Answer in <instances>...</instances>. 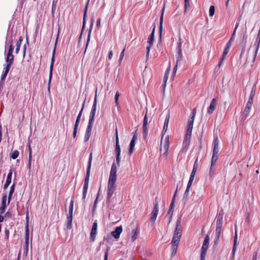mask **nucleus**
Returning a JSON list of instances; mask_svg holds the SVG:
<instances>
[{"label": "nucleus", "mask_w": 260, "mask_h": 260, "mask_svg": "<svg viewBox=\"0 0 260 260\" xmlns=\"http://www.w3.org/2000/svg\"><path fill=\"white\" fill-rule=\"evenodd\" d=\"M182 227H181V217L178 218L176 221V225L174 232L173 238L171 241L172 244V254L175 255L176 254L178 246L179 245L181 237Z\"/></svg>", "instance_id": "f257e3e1"}, {"label": "nucleus", "mask_w": 260, "mask_h": 260, "mask_svg": "<svg viewBox=\"0 0 260 260\" xmlns=\"http://www.w3.org/2000/svg\"><path fill=\"white\" fill-rule=\"evenodd\" d=\"M92 153H90V154H89V156L88 166H87V170H86V175H85V177L84 178V184H83V195H82L83 199H85L86 198V196L87 190H88L90 169H91V162H92Z\"/></svg>", "instance_id": "f03ea898"}, {"label": "nucleus", "mask_w": 260, "mask_h": 260, "mask_svg": "<svg viewBox=\"0 0 260 260\" xmlns=\"http://www.w3.org/2000/svg\"><path fill=\"white\" fill-rule=\"evenodd\" d=\"M169 146V136L165 138L164 143H162V139H161L160 151L162 157L165 159L167 158L168 156Z\"/></svg>", "instance_id": "7ed1b4c3"}, {"label": "nucleus", "mask_w": 260, "mask_h": 260, "mask_svg": "<svg viewBox=\"0 0 260 260\" xmlns=\"http://www.w3.org/2000/svg\"><path fill=\"white\" fill-rule=\"evenodd\" d=\"M58 36H59V32H58V34H57V37L56 39L55 43L54 44V49H53V50L52 52V58H51L50 66L49 80H48V91L50 90V83H51V79H52V77L53 68V64H54V62L55 50H56V44H57V42Z\"/></svg>", "instance_id": "20e7f679"}, {"label": "nucleus", "mask_w": 260, "mask_h": 260, "mask_svg": "<svg viewBox=\"0 0 260 260\" xmlns=\"http://www.w3.org/2000/svg\"><path fill=\"white\" fill-rule=\"evenodd\" d=\"M182 41H181V38H179V42L177 44V57H176V63L177 64H181V62L183 60V56L182 54V49H181V45H182Z\"/></svg>", "instance_id": "39448f33"}, {"label": "nucleus", "mask_w": 260, "mask_h": 260, "mask_svg": "<svg viewBox=\"0 0 260 260\" xmlns=\"http://www.w3.org/2000/svg\"><path fill=\"white\" fill-rule=\"evenodd\" d=\"M96 106H97V99H96V92L95 93V97L94 99L93 103L91 108V111L89 114V121H94V117L96 113Z\"/></svg>", "instance_id": "423d86ee"}, {"label": "nucleus", "mask_w": 260, "mask_h": 260, "mask_svg": "<svg viewBox=\"0 0 260 260\" xmlns=\"http://www.w3.org/2000/svg\"><path fill=\"white\" fill-rule=\"evenodd\" d=\"M253 47H254V52L252 60V62H254L255 61V58L256 57L257 54L258 53L260 47V34H257V36L256 38L254 44L253 45Z\"/></svg>", "instance_id": "0eeeda50"}, {"label": "nucleus", "mask_w": 260, "mask_h": 260, "mask_svg": "<svg viewBox=\"0 0 260 260\" xmlns=\"http://www.w3.org/2000/svg\"><path fill=\"white\" fill-rule=\"evenodd\" d=\"M223 211L221 210L216 215V228L222 229L223 224Z\"/></svg>", "instance_id": "6e6552de"}, {"label": "nucleus", "mask_w": 260, "mask_h": 260, "mask_svg": "<svg viewBox=\"0 0 260 260\" xmlns=\"http://www.w3.org/2000/svg\"><path fill=\"white\" fill-rule=\"evenodd\" d=\"M16 32H14L12 30L8 31L6 38V44L7 45L13 44V42L16 38Z\"/></svg>", "instance_id": "1a4fd4ad"}, {"label": "nucleus", "mask_w": 260, "mask_h": 260, "mask_svg": "<svg viewBox=\"0 0 260 260\" xmlns=\"http://www.w3.org/2000/svg\"><path fill=\"white\" fill-rule=\"evenodd\" d=\"M82 112H83L82 110H80V111L79 112V113L77 116V117L76 121H75V123L74 127V131H73V137L74 138H75L76 137L77 129H78V126H79L80 120H81V117Z\"/></svg>", "instance_id": "9d476101"}, {"label": "nucleus", "mask_w": 260, "mask_h": 260, "mask_svg": "<svg viewBox=\"0 0 260 260\" xmlns=\"http://www.w3.org/2000/svg\"><path fill=\"white\" fill-rule=\"evenodd\" d=\"M98 223L96 221L93 222L91 231L90 232V238L92 241H94L95 239L96 235L97 234Z\"/></svg>", "instance_id": "9b49d317"}, {"label": "nucleus", "mask_w": 260, "mask_h": 260, "mask_svg": "<svg viewBox=\"0 0 260 260\" xmlns=\"http://www.w3.org/2000/svg\"><path fill=\"white\" fill-rule=\"evenodd\" d=\"M252 104L249 102H247L246 106L245 108V109L243 112L242 115V120H245L247 117L248 116L249 114L250 109L252 106Z\"/></svg>", "instance_id": "f8f14e48"}, {"label": "nucleus", "mask_w": 260, "mask_h": 260, "mask_svg": "<svg viewBox=\"0 0 260 260\" xmlns=\"http://www.w3.org/2000/svg\"><path fill=\"white\" fill-rule=\"evenodd\" d=\"M238 26H239V23H238L236 24V26H235V29H234V30L233 31V34H232L230 39L229 40V41H228L227 44H226V45H225V46L224 49H226V50L229 51L230 48L231 46V42L233 41V40L235 38V34H236V30H237Z\"/></svg>", "instance_id": "ddd939ff"}, {"label": "nucleus", "mask_w": 260, "mask_h": 260, "mask_svg": "<svg viewBox=\"0 0 260 260\" xmlns=\"http://www.w3.org/2000/svg\"><path fill=\"white\" fill-rule=\"evenodd\" d=\"M122 228L121 226H117L115 230L111 232V235L116 239H119L120 234L122 233Z\"/></svg>", "instance_id": "4468645a"}, {"label": "nucleus", "mask_w": 260, "mask_h": 260, "mask_svg": "<svg viewBox=\"0 0 260 260\" xmlns=\"http://www.w3.org/2000/svg\"><path fill=\"white\" fill-rule=\"evenodd\" d=\"M169 119H170V114H169V113H168V114L167 115L165 120L164 127H163V129H162V131L161 139H163L164 135L166 133V132H167V130L168 129Z\"/></svg>", "instance_id": "2eb2a0df"}, {"label": "nucleus", "mask_w": 260, "mask_h": 260, "mask_svg": "<svg viewBox=\"0 0 260 260\" xmlns=\"http://www.w3.org/2000/svg\"><path fill=\"white\" fill-rule=\"evenodd\" d=\"M120 147L119 144V139L118 136V133L117 129L116 130V144H115V153L116 155H120Z\"/></svg>", "instance_id": "dca6fc26"}, {"label": "nucleus", "mask_w": 260, "mask_h": 260, "mask_svg": "<svg viewBox=\"0 0 260 260\" xmlns=\"http://www.w3.org/2000/svg\"><path fill=\"white\" fill-rule=\"evenodd\" d=\"M6 201H7V195L5 194L3 196L2 198V205L0 207V214H3L6 208Z\"/></svg>", "instance_id": "f3484780"}, {"label": "nucleus", "mask_w": 260, "mask_h": 260, "mask_svg": "<svg viewBox=\"0 0 260 260\" xmlns=\"http://www.w3.org/2000/svg\"><path fill=\"white\" fill-rule=\"evenodd\" d=\"M89 1H90V0H87V3L84 8V14H83V26H82V30H83V29L84 28V27L85 26L86 19V17H87V10H88V7Z\"/></svg>", "instance_id": "a211bd4d"}, {"label": "nucleus", "mask_w": 260, "mask_h": 260, "mask_svg": "<svg viewBox=\"0 0 260 260\" xmlns=\"http://www.w3.org/2000/svg\"><path fill=\"white\" fill-rule=\"evenodd\" d=\"M115 190L114 185H110L108 184L107 190V201L109 202L110 199L113 196Z\"/></svg>", "instance_id": "6ab92c4d"}, {"label": "nucleus", "mask_w": 260, "mask_h": 260, "mask_svg": "<svg viewBox=\"0 0 260 260\" xmlns=\"http://www.w3.org/2000/svg\"><path fill=\"white\" fill-rule=\"evenodd\" d=\"M12 170H10V172L8 173L7 175V180L6 181L4 185V188L6 189L8 187L9 185L10 184L11 182V179H12Z\"/></svg>", "instance_id": "aec40b11"}, {"label": "nucleus", "mask_w": 260, "mask_h": 260, "mask_svg": "<svg viewBox=\"0 0 260 260\" xmlns=\"http://www.w3.org/2000/svg\"><path fill=\"white\" fill-rule=\"evenodd\" d=\"M164 11H165V6L163 7V8L161 10V16H160V20H159V32L160 38H161V34H162V31L163 16H164Z\"/></svg>", "instance_id": "412c9836"}, {"label": "nucleus", "mask_w": 260, "mask_h": 260, "mask_svg": "<svg viewBox=\"0 0 260 260\" xmlns=\"http://www.w3.org/2000/svg\"><path fill=\"white\" fill-rule=\"evenodd\" d=\"M216 104V100L215 99H212L211 101L209 107L208 109V113L211 114L214 111L215 106Z\"/></svg>", "instance_id": "4be33fe9"}, {"label": "nucleus", "mask_w": 260, "mask_h": 260, "mask_svg": "<svg viewBox=\"0 0 260 260\" xmlns=\"http://www.w3.org/2000/svg\"><path fill=\"white\" fill-rule=\"evenodd\" d=\"M256 90V85H254L253 86L252 89H251L250 95L249 100H248L247 102H250V103L252 104V103H253V98H254V95L255 94Z\"/></svg>", "instance_id": "5701e85b"}, {"label": "nucleus", "mask_w": 260, "mask_h": 260, "mask_svg": "<svg viewBox=\"0 0 260 260\" xmlns=\"http://www.w3.org/2000/svg\"><path fill=\"white\" fill-rule=\"evenodd\" d=\"M72 220H73V214H68L67 216V228L68 229H71L72 228Z\"/></svg>", "instance_id": "b1692460"}, {"label": "nucleus", "mask_w": 260, "mask_h": 260, "mask_svg": "<svg viewBox=\"0 0 260 260\" xmlns=\"http://www.w3.org/2000/svg\"><path fill=\"white\" fill-rule=\"evenodd\" d=\"M155 29V26L154 25V27L153 28L152 31L150 35L149 36L148 38L147 42L149 44H152L154 40V32Z\"/></svg>", "instance_id": "393cba45"}, {"label": "nucleus", "mask_w": 260, "mask_h": 260, "mask_svg": "<svg viewBox=\"0 0 260 260\" xmlns=\"http://www.w3.org/2000/svg\"><path fill=\"white\" fill-rule=\"evenodd\" d=\"M92 26H93V21L92 20L91 21V23L90 25L89 30L88 33L87 42H86V48H85V49L84 50V53L86 52L87 46H88L89 42L90 41L91 32V29H92Z\"/></svg>", "instance_id": "a878e982"}, {"label": "nucleus", "mask_w": 260, "mask_h": 260, "mask_svg": "<svg viewBox=\"0 0 260 260\" xmlns=\"http://www.w3.org/2000/svg\"><path fill=\"white\" fill-rule=\"evenodd\" d=\"M140 230L138 226H137L135 230H133V236L131 237L133 241H135L137 239L138 235L140 233Z\"/></svg>", "instance_id": "bb28decb"}, {"label": "nucleus", "mask_w": 260, "mask_h": 260, "mask_svg": "<svg viewBox=\"0 0 260 260\" xmlns=\"http://www.w3.org/2000/svg\"><path fill=\"white\" fill-rule=\"evenodd\" d=\"M208 247L202 246L201 253V260H206L207 250Z\"/></svg>", "instance_id": "cd10ccee"}, {"label": "nucleus", "mask_w": 260, "mask_h": 260, "mask_svg": "<svg viewBox=\"0 0 260 260\" xmlns=\"http://www.w3.org/2000/svg\"><path fill=\"white\" fill-rule=\"evenodd\" d=\"M109 176L117 177V167L115 163L112 165Z\"/></svg>", "instance_id": "c85d7f7f"}, {"label": "nucleus", "mask_w": 260, "mask_h": 260, "mask_svg": "<svg viewBox=\"0 0 260 260\" xmlns=\"http://www.w3.org/2000/svg\"><path fill=\"white\" fill-rule=\"evenodd\" d=\"M148 124V118L146 114H145L144 120H143V131L144 134L147 133V125Z\"/></svg>", "instance_id": "c756f323"}, {"label": "nucleus", "mask_w": 260, "mask_h": 260, "mask_svg": "<svg viewBox=\"0 0 260 260\" xmlns=\"http://www.w3.org/2000/svg\"><path fill=\"white\" fill-rule=\"evenodd\" d=\"M14 55L13 54H8L7 53V56L6 58V61L7 63L13 64L14 61Z\"/></svg>", "instance_id": "7c9ffc66"}, {"label": "nucleus", "mask_w": 260, "mask_h": 260, "mask_svg": "<svg viewBox=\"0 0 260 260\" xmlns=\"http://www.w3.org/2000/svg\"><path fill=\"white\" fill-rule=\"evenodd\" d=\"M158 202L157 198H155V201L154 203V208L152 213L158 214Z\"/></svg>", "instance_id": "2f4dec72"}, {"label": "nucleus", "mask_w": 260, "mask_h": 260, "mask_svg": "<svg viewBox=\"0 0 260 260\" xmlns=\"http://www.w3.org/2000/svg\"><path fill=\"white\" fill-rule=\"evenodd\" d=\"M22 37L21 36H20L18 39V40L17 41V43H16V49H15V53H18L19 51V49H20V45L21 44V43H22Z\"/></svg>", "instance_id": "473e14b6"}, {"label": "nucleus", "mask_w": 260, "mask_h": 260, "mask_svg": "<svg viewBox=\"0 0 260 260\" xmlns=\"http://www.w3.org/2000/svg\"><path fill=\"white\" fill-rule=\"evenodd\" d=\"M116 179H117V177L109 176L108 184L110 185H114L116 181Z\"/></svg>", "instance_id": "72a5a7b5"}, {"label": "nucleus", "mask_w": 260, "mask_h": 260, "mask_svg": "<svg viewBox=\"0 0 260 260\" xmlns=\"http://www.w3.org/2000/svg\"><path fill=\"white\" fill-rule=\"evenodd\" d=\"M190 9V4L189 0H184V12H187V11Z\"/></svg>", "instance_id": "f704fd0d"}, {"label": "nucleus", "mask_w": 260, "mask_h": 260, "mask_svg": "<svg viewBox=\"0 0 260 260\" xmlns=\"http://www.w3.org/2000/svg\"><path fill=\"white\" fill-rule=\"evenodd\" d=\"M14 188H15V185L14 184H13L11 187H10V191H9V196H8V204H9L10 202V200L11 199V198H12V194L13 193H14Z\"/></svg>", "instance_id": "c9c22d12"}, {"label": "nucleus", "mask_w": 260, "mask_h": 260, "mask_svg": "<svg viewBox=\"0 0 260 260\" xmlns=\"http://www.w3.org/2000/svg\"><path fill=\"white\" fill-rule=\"evenodd\" d=\"M194 120L193 119H189L187 124V128L186 131H192L193 128Z\"/></svg>", "instance_id": "e433bc0d"}, {"label": "nucleus", "mask_w": 260, "mask_h": 260, "mask_svg": "<svg viewBox=\"0 0 260 260\" xmlns=\"http://www.w3.org/2000/svg\"><path fill=\"white\" fill-rule=\"evenodd\" d=\"M209 241H210L209 235H207L204 239V241L203 242V244L202 246L208 247V245L209 244Z\"/></svg>", "instance_id": "4c0bfd02"}, {"label": "nucleus", "mask_w": 260, "mask_h": 260, "mask_svg": "<svg viewBox=\"0 0 260 260\" xmlns=\"http://www.w3.org/2000/svg\"><path fill=\"white\" fill-rule=\"evenodd\" d=\"M94 121H88L87 127L86 128V132L88 133H91L92 128L93 126V123Z\"/></svg>", "instance_id": "58836bf2"}, {"label": "nucleus", "mask_w": 260, "mask_h": 260, "mask_svg": "<svg viewBox=\"0 0 260 260\" xmlns=\"http://www.w3.org/2000/svg\"><path fill=\"white\" fill-rule=\"evenodd\" d=\"M19 154V151L17 150H15L11 153V157L13 159H15L18 157Z\"/></svg>", "instance_id": "ea45409f"}, {"label": "nucleus", "mask_w": 260, "mask_h": 260, "mask_svg": "<svg viewBox=\"0 0 260 260\" xmlns=\"http://www.w3.org/2000/svg\"><path fill=\"white\" fill-rule=\"evenodd\" d=\"M215 166H216V164H212L211 162V166H210V168L209 170V175L210 176H212L214 174V172L215 171Z\"/></svg>", "instance_id": "a19ab883"}, {"label": "nucleus", "mask_w": 260, "mask_h": 260, "mask_svg": "<svg viewBox=\"0 0 260 260\" xmlns=\"http://www.w3.org/2000/svg\"><path fill=\"white\" fill-rule=\"evenodd\" d=\"M189 191V189H188V188H186V190L185 191V192L184 193V196H183V199H182V201L184 203H185V202L187 200V197H188V195Z\"/></svg>", "instance_id": "79ce46f5"}, {"label": "nucleus", "mask_w": 260, "mask_h": 260, "mask_svg": "<svg viewBox=\"0 0 260 260\" xmlns=\"http://www.w3.org/2000/svg\"><path fill=\"white\" fill-rule=\"evenodd\" d=\"M169 69H168V70H167V71H166L165 72V76H164V86H166V83L168 79V77H169Z\"/></svg>", "instance_id": "37998d69"}, {"label": "nucleus", "mask_w": 260, "mask_h": 260, "mask_svg": "<svg viewBox=\"0 0 260 260\" xmlns=\"http://www.w3.org/2000/svg\"><path fill=\"white\" fill-rule=\"evenodd\" d=\"M73 207H74V201L73 200H71L69 206V214H73Z\"/></svg>", "instance_id": "c03bdc74"}, {"label": "nucleus", "mask_w": 260, "mask_h": 260, "mask_svg": "<svg viewBox=\"0 0 260 260\" xmlns=\"http://www.w3.org/2000/svg\"><path fill=\"white\" fill-rule=\"evenodd\" d=\"M176 193H177V190H176V191L174 193V196L173 197L172 202H171V203L170 204V208L174 209V208H175V197H176Z\"/></svg>", "instance_id": "a18cd8bd"}, {"label": "nucleus", "mask_w": 260, "mask_h": 260, "mask_svg": "<svg viewBox=\"0 0 260 260\" xmlns=\"http://www.w3.org/2000/svg\"><path fill=\"white\" fill-rule=\"evenodd\" d=\"M219 144V141L217 135L214 136V140L213 142V146L218 147Z\"/></svg>", "instance_id": "49530a36"}, {"label": "nucleus", "mask_w": 260, "mask_h": 260, "mask_svg": "<svg viewBox=\"0 0 260 260\" xmlns=\"http://www.w3.org/2000/svg\"><path fill=\"white\" fill-rule=\"evenodd\" d=\"M215 13V7L214 6H211L209 8V15L213 16Z\"/></svg>", "instance_id": "de8ad7c7"}, {"label": "nucleus", "mask_w": 260, "mask_h": 260, "mask_svg": "<svg viewBox=\"0 0 260 260\" xmlns=\"http://www.w3.org/2000/svg\"><path fill=\"white\" fill-rule=\"evenodd\" d=\"M191 133L192 131H186L185 139L190 141L191 136Z\"/></svg>", "instance_id": "09e8293b"}, {"label": "nucleus", "mask_w": 260, "mask_h": 260, "mask_svg": "<svg viewBox=\"0 0 260 260\" xmlns=\"http://www.w3.org/2000/svg\"><path fill=\"white\" fill-rule=\"evenodd\" d=\"M218 155H217L212 154L211 162L212 164H216L217 160L218 159Z\"/></svg>", "instance_id": "8fccbe9b"}, {"label": "nucleus", "mask_w": 260, "mask_h": 260, "mask_svg": "<svg viewBox=\"0 0 260 260\" xmlns=\"http://www.w3.org/2000/svg\"><path fill=\"white\" fill-rule=\"evenodd\" d=\"M151 214H152V215H151V217L150 220L152 222L154 223L156 220V219L157 216V214H155V213H151Z\"/></svg>", "instance_id": "3c124183"}, {"label": "nucleus", "mask_w": 260, "mask_h": 260, "mask_svg": "<svg viewBox=\"0 0 260 260\" xmlns=\"http://www.w3.org/2000/svg\"><path fill=\"white\" fill-rule=\"evenodd\" d=\"M221 231H222V229L216 228L215 237H217V238H220Z\"/></svg>", "instance_id": "603ef678"}, {"label": "nucleus", "mask_w": 260, "mask_h": 260, "mask_svg": "<svg viewBox=\"0 0 260 260\" xmlns=\"http://www.w3.org/2000/svg\"><path fill=\"white\" fill-rule=\"evenodd\" d=\"M12 64L7 63V65L6 68H5V71L3 72L4 73H6L7 74L8 73L11 66Z\"/></svg>", "instance_id": "864d4df0"}, {"label": "nucleus", "mask_w": 260, "mask_h": 260, "mask_svg": "<svg viewBox=\"0 0 260 260\" xmlns=\"http://www.w3.org/2000/svg\"><path fill=\"white\" fill-rule=\"evenodd\" d=\"M91 133L88 132H85V136H84V141L87 142L89 140V138L90 137Z\"/></svg>", "instance_id": "5fc2aeb1"}, {"label": "nucleus", "mask_w": 260, "mask_h": 260, "mask_svg": "<svg viewBox=\"0 0 260 260\" xmlns=\"http://www.w3.org/2000/svg\"><path fill=\"white\" fill-rule=\"evenodd\" d=\"M193 180H194L193 178L189 177V179L188 182L187 183V187H186L187 188L190 189V188L191 186V185L192 184V182L193 181Z\"/></svg>", "instance_id": "6e6d98bb"}, {"label": "nucleus", "mask_w": 260, "mask_h": 260, "mask_svg": "<svg viewBox=\"0 0 260 260\" xmlns=\"http://www.w3.org/2000/svg\"><path fill=\"white\" fill-rule=\"evenodd\" d=\"M218 151H219V147L213 146L212 154L218 155Z\"/></svg>", "instance_id": "4d7b16f0"}, {"label": "nucleus", "mask_w": 260, "mask_h": 260, "mask_svg": "<svg viewBox=\"0 0 260 260\" xmlns=\"http://www.w3.org/2000/svg\"><path fill=\"white\" fill-rule=\"evenodd\" d=\"M9 45V49H8V52L7 53L13 54V52L14 50V47H13V44H11V45Z\"/></svg>", "instance_id": "13d9d810"}, {"label": "nucleus", "mask_w": 260, "mask_h": 260, "mask_svg": "<svg viewBox=\"0 0 260 260\" xmlns=\"http://www.w3.org/2000/svg\"><path fill=\"white\" fill-rule=\"evenodd\" d=\"M197 169L193 168L192 169V172L191 173V174L190 175V177L192 178H194V176L196 175V173L197 172Z\"/></svg>", "instance_id": "bf43d9fd"}, {"label": "nucleus", "mask_w": 260, "mask_h": 260, "mask_svg": "<svg viewBox=\"0 0 260 260\" xmlns=\"http://www.w3.org/2000/svg\"><path fill=\"white\" fill-rule=\"evenodd\" d=\"M189 142H190L189 140H186V139H184V140L183 141V147H185L188 146V145L189 144Z\"/></svg>", "instance_id": "052dcab7"}, {"label": "nucleus", "mask_w": 260, "mask_h": 260, "mask_svg": "<svg viewBox=\"0 0 260 260\" xmlns=\"http://www.w3.org/2000/svg\"><path fill=\"white\" fill-rule=\"evenodd\" d=\"M28 151H29L28 157H29V158H32V150H31V148L30 144H29V145H28Z\"/></svg>", "instance_id": "680f3d73"}, {"label": "nucleus", "mask_w": 260, "mask_h": 260, "mask_svg": "<svg viewBox=\"0 0 260 260\" xmlns=\"http://www.w3.org/2000/svg\"><path fill=\"white\" fill-rule=\"evenodd\" d=\"M229 51V50L224 49L221 57L223 58V59H225V57L226 55H227V54L228 53Z\"/></svg>", "instance_id": "e2e57ef3"}, {"label": "nucleus", "mask_w": 260, "mask_h": 260, "mask_svg": "<svg viewBox=\"0 0 260 260\" xmlns=\"http://www.w3.org/2000/svg\"><path fill=\"white\" fill-rule=\"evenodd\" d=\"M137 139H138V137H137V133L136 132L133 135V137L132 138V139L131 140V141L135 142L137 140Z\"/></svg>", "instance_id": "0e129e2a"}, {"label": "nucleus", "mask_w": 260, "mask_h": 260, "mask_svg": "<svg viewBox=\"0 0 260 260\" xmlns=\"http://www.w3.org/2000/svg\"><path fill=\"white\" fill-rule=\"evenodd\" d=\"M174 209H171V208H169L167 215H171V217H172V215H173V214L174 212Z\"/></svg>", "instance_id": "69168bd1"}, {"label": "nucleus", "mask_w": 260, "mask_h": 260, "mask_svg": "<svg viewBox=\"0 0 260 260\" xmlns=\"http://www.w3.org/2000/svg\"><path fill=\"white\" fill-rule=\"evenodd\" d=\"M120 95V94L119 93V92L117 91L116 94H115V103L116 104H117L118 103V98H119V96Z\"/></svg>", "instance_id": "338daca9"}, {"label": "nucleus", "mask_w": 260, "mask_h": 260, "mask_svg": "<svg viewBox=\"0 0 260 260\" xmlns=\"http://www.w3.org/2000/svg\"><path fill=\"white\" fill-rule=\"evenodd\" d=\"M124 51H125V49H124L120 53V57H119V61H121V60L122 59V58L124 55Z\"/></svg>", "instance_id": "774afa93"}]
</instances>
